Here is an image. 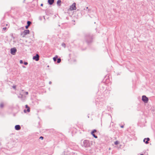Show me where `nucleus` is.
<instances>
[{
  "label": "nucleus",
  "mask_w": 155,
  "mask_h": 155,
  "mask_svg": "<svg viewBox=\"0 0 155 155\" xmlns=\"http://www.w3.org/2000/svg\"><path fill=\"white\" fill-rule=\"evenodd\" d=\"M76 9V4L75 3H74L72 5L70 6V10H75Z\"/></svg>",
  "instance_id": "1"
},
{
  "label": "nucleus",
  "mask_w": 155,
  "mask_h": 155,
  "mask_svg": "<svg viewBox=\"0 0 155 155\" xmlns=\"http://www.w3.org/2000/svg\"><path fill=\"white\" fill-rule=\"evenodd\" d=\"M142 100L144 102L147 103L148 101V99L145 96H143L142 97Z\"/></svg>",
  "instance_id": "2"
},
{
  "label": "nucleus",
  "mask_w": 155,
  "mask_h": 155,
  "mask_svg": "<svg viewBox=\"0 0 155 155\" xmlns=\"http://www.w3.org/2000/svg\"><path fill=\"white\" fill-rule=\"evenodd\" d=\"M17 50L16 48H13L11 49V53L13 55H15V52Z\"/></svg>",
  "instance_id": "3"
},
{
  "label": "nucleus",
  "mask_w": 155,
  "mask_h": 155,
  "mask_svg": "<svg viewBox=\"0 0 155 155\" xmlns=\"http://www.w3.org/2000/svg\"><path fill=\"white\" fill-rule=\"evenodd\" d=\"M33 59L35 60L36 61H38L39 60V56L38 54H36V56H34L33 58Z\"/></svg>",
  "instance_id": "4"
},
{
  "label": "nucleus",
  "mask_w": 155,
  "mask_h": 155,
  "mask_svg": "<svg viewBox=\"0 0 155 155\" xmlns=\"http://www.w3.org/2000/svg\"><path fill=\"white\" fill-rule=\"evenodd\" d=\"M29 33V31L28 30H25L22 32V34L24 35H25L27 34H28Z\"/></svg>",
  "instance_id": "5"
},
{
  "label": "nucleus",
  "mask_w": 155,
  "mask_h": 155,
  "mask_svg": "<svg viewBox=\"0 0 155 155\" xmlns=\"http://www.w3.org/2000/svg\"><path fill=\"white\" fill-rule=\"evenodd\" d=\"M150 140L149 138H144L143 140V141L145 142L146 144H148V141Z\"/></svg>",
  "instance_id": "6"
},
{
  "label": "nucleus",
  "mask_w": 155,
  "mask_h": 155,
  "mask_svg": "<svg viewBox=\"0 0 155 155\" xmlns=\"http://www.w3.org/2000/svg\"><path fill=\"white\" fill-rule=\"evenodd\" d=\"M15 128L17 130H18L20 129L21 127L19 125H16L15 126Z\"/></svg>",
  "instance_id": "7"
},
{
  "label": "nucleus",
  "mask_w": 155,
  "mask_h": 155,
  "mask_svg": "<svg viewBox=\"0 0 155 155\" xmlns=\"http://www.w3.org/2000/svg\"><path fill=\"white\" fill-rule=\"evenodd\" d=\"M54 1V0H48V2L49 4L51 5L53 3Z\"/></svg>",
  "instance_id": "8"
},
{
  "label": "nucleus",
  "mask_w": 155,
  "mask_h": 155,
  "mask_svg": "<svg viewBox=\"0 0 155 155\" xmlns=\"http://www.w3.org/2000/svg\"><path fill=\"white\" fill-rule=\"evenodd\" d=\"M25 107L27 109V111L29 112L30 111V108L27 105H25Z\"/></svg>",
  "instance_id": "9"
},
{
  "label": "nucleus",
  "mask_w": 155,
  "mask_h": 155,
  "mask_svg": "<svg viewBox=\"0 0 155 155\" xmlns=\"http://www.w3.org/2000/svg\"><path fill=\"white\" fill-rule=\"evenodd\" d=\"M61 0H58L57 2V5L59 6H60L61 5Z\"/></svg>",
  "instance_id": "10"
},
{
  "label": "nucleus",
  "mask_w": 155,
  "mask_h": 155,
  "mask_svg": "<svg viewBox=\"0 0 155 155\" xmlns=\"http://www.w3.org/2000/svg\"><path fill=\"white\" fill-rule=\"evenodd\" d=\"M4 104L2 103H1L0 104V107L2 108L4 107Z\"/></svg>",
  "instance_id": "11"
},
{
  "label": "nucleus",
  "mask_w": 155,
  "mask_h": 155,
  "mask_svg": "<svg viewBox=\"0 0 155 155\" xmlns=\"http://www.w3.org/2000/svg\"><path fill=\"white\" fill-rule=\"evenodd\" d=\"M58 58V56H56L55 57H54L53 58L54 61H56L57 59Z\"/></svg>",
  "instance_id": "12"
},
{
  "label": "nucleus",
  "mask_w": 155,
  "mask_h": 155,
  "mask_svg": "<svg viewBox=\"0 0 155 155\" xmlns=\"http://www.w3.org/2000/svg\"><path fill=\"white\" fill-rule=\"evenodd\" d=\"M119 143V142L118 141H117L114 142V144L115 145H117Z\"/></svg>",
  "instance_id": "13"
},
{
  "label": "nucleus",
  "mask_w": 155,
  "mask_h": 155,
  "mask_svg": "<svg viewBox=\"0 0 155 155\" xmlns=\"http://www.w3.org/2000/svg\"><path fill=\"white\" fill-rule=\"evenodd\" d=\"M94 137L96 138H97V136H96L95 135L94 133H93L92 134H91Z\"/></svg>",
  "instance_id": "14"
},
{
  "label": "nucleus",
  "mask_w": 155,
  "mask_h": 155,
  "mask_svg": "<svg viewBox=\"0 0 155 155\" xmlns=\"http://www.w3.org/2000/svg\"><path fill=\"white\" fill-rule=\"evenodd\" d=\"M61 61V59L60 58H58V59L57 60V63H60Z\"/></svg>",
  "instance_id": "15"
},
{
  "label": "nucleus",
  "mask_w": 155,
  "mask_h": 155,
  "mask_svg": "<svg viewBox=\"0 0 155 155\" xmlns=\"http://www.w3.org/2000/svg\"><path fill=\"white\" fill-rule=\"evenodd\" d=\"M97 131L96 130H94L92 131L91 132V134H92L93 133H94L96 132Z\"/></svg>",
  "instance_id": "16"
},
{
  "label": "nucleus",
  "mask_w": 155,
  "mask_h": 155,
  "mask_svg": "<svg viewBox=\"0 0 155 155\" xmlns=\"http://www.w3.org/2000/svg\"><path fill=\"white\" fill-rule=\"evenodd\" d=\"M31 24V22L30 21H27L28 25L29 26Z\"/></svg>",
  "instance_id": "17"
},
{
  "label": "nucleus",
  "mask_w": 155,
  "mask_h": 155,
  "mask_svg": "<svg viewBox=\"0 0 155 155\" xmlns=\"http://www.w3.org/2000/svg\"><path fill=\"white\" fill-rule=\"evenodd\" d=\"M88 143V141H87V140L84 141V144L85 143H87V144Z\"/></svg>",
  "instance_id": "18"
},
{
  "label": "nucleus",
  "mask_w": 155,
  "mask_h": 155,
  "mask_svg": "<svg viewBox=\"0 0 155 155\" xmlns=\"http://www.w3.org/2000/svg\"><path fill=\"white\" fill-rule=\"evenodd\" d=\"M12 87L15 89H16V86L15 85H14V86H13V87Z\"/></svg>",
  "instance_id": "19"
},
{
  "label": "nucleus",
  "mask_w": 155,
  "mask_h": 155,
  "mask_svg": "<svg viewBox=\"0 0 155 155\" xmlns=\"http://www.w3.org/2000/svg\"><path fill=\"white\" fill-rule=\"evenodd\" d=\"M40 139H41L42 140L43 139V137H40Z\"/></svg>",
  "instance_id": "20"
},
{
  "label": "nucleus",
  "mask_w": 155,
  "mask_h": 155,
  "mask_svg": "<svg viewBox=\"0 0 155 155\" xmlns=\"http://www.w3.org/2000/svg\"><path fill=\"white\" fill-rule=\"evenodd\" d=\"M3 29L4 31H5L6 29V27H4L3 28Z\"/></svg>",
  "instance_id": "21"
},
{
  "label": "nucleus",
  "mask_w": 155,
  "mask_h": 155,
  "mask_svg": "<svg viewBox=\"0 0 155 155\" xmlns=\"http://www.w3.org/2000/svg\"><path fill=\"white\" fill-rule=\"evenodd\" d=\"M29 26H28V25H27L26 26H25V28H26V29H27V28H28V27H29Z\"/></svg>",
  "instance_id": "22"
},
{
  "label": "nucleus",
  "mask_w": 155,
  "mask_h": 155,
  "mask_svg": "<svg viewBox=\"0 0 155 155\" xmlns=\"http://www.w3.org/2000/svg\"><path fill=\"white\" fill-rule=\"evenodd\" d=\"M20 63L21 64H22V63H23L22 61V60H20Z\"/></svg>",
  "instance_id": "23"
},
{
  "label": "nucleus",
  "mask_w": 155,
  "mask_h": 155,
  "mask_svg": "<svg viewBox=\"0 0 155 155\" xmlns=\"http://www.w3.org/2000/svg\"><path fill=\"white\" fill-rule=\"evenodd\" d=\"M24 64L25 65H26L28 64V63L27 62H25L24 63Z\"/></svg>",
  "instance_id": "24"
},
{
  "label": "nucleus",
  "mask_w": 155,
  "mask_h": 155,
  "mask_svg": "<svg viewBox=\"0 0 155 155\" xmlns=\"http://www.w3.org/2000/svg\"><path fill=\"white\" fill-rule=\"evenodd\" d=\"M25 94L26 95H28V92H25Z\"/></svg>",
  "instance_id": "25"
},
{
  "label": "nucleus",
  "mask_w": 155,
  "mask_h": 155,
  "mask_svg": "<svg viewBox=\"0 0 155 155\" xmlns=\"http://www.w3.org/2000/svg\"><path fill=\"white\" fill-rule=\"evenodd\" d=\"M24 111L25 113H26V110H25Z\"/></svg>",
  "instance_id": "26"
},
{
  "label": "nucleus",
  "mask_w": 155,
  "mask_h": 155,
  "mask_svg": "<svg viewBox=\"0 0 155 155\" xmlns=\"http://www.w3.org/2000/svg\"><path fill=\"white\" fill-rule=\"evenodd\" d=\"M41 6H43V4H41Z\"/></svg>",
  "instance_id": "27"
},
{
  "label": "nucleus",
  "mask_w": 155,
  "mask_h": 155,
  "mask_svg": "<svg viewBox=\"0 0 155 155\" xmlns=\"http://www.w3.org/2000/svg\"><path fill=\"white\" fill-rule=\"evenodd\" d=\"M121 128H123L124 127V126H121Z\"/></svg>",
  "instance_id": "28"
},
{
  "label": "nucleus",
  "mask_w": 155,
  "mask_h": 155,
  "mask_svg": "<svg viewBox=\"0 0 155 155\" xmlns=\"http://www.w3.org/2000/svg\"><path fill=\"white\" fill-rule=\"evenodd\" d=\"M85 147H88V146H87L86 145V146H85Z\"/></svg>",
  "instance_id": "29"
},
{
  "label": "nucleus",
  "mask_w": 155,
  "mask_h": 155,
  "mask_svg": "<svg viewBox=\"0 0 155 155\" xmlns=\"http://www.w3.org/2000/svg\"><path fill=\"white\" fill-rule=\"evenodd\" d=\"M140 155H143V154H141Z\"/></svg>",
  "instance_id": "30"
}]
</instances>
